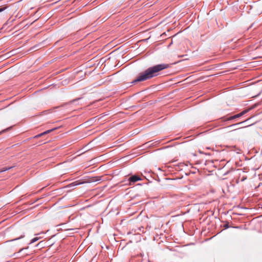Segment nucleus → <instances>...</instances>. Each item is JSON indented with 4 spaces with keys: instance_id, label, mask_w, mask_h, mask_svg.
Here are the masks:
<instances>
[{
    "instance_id": "obj_1",
    "label": "nucleus",
    "mask_w": 262,
    "mask_h": 262,
    "mask_svg": "<svg viewBox=\"0 0 262 262\" xmlns=\"http://www.w3.org/2000/svg\"><path fill=\"white\" fill-rule=\"evenodd\" d=\"M168 67L169 64H160L150 67L144 72H141L133 81V83L144 81L157 76L160 71Z\"/></svg>"
},
{
    "instance_id": "obj_2",
    "label": "nucleus",
    "mask_w": 262,
    "mask_h": 262,
    "mask_svg": "<svg viewBox=\"0 0 262 262\" xmlns=\"http://www.w3.org/2000/svg\"><path fill=\"white\" fill-rule=\"evenodd\" d=\"M252 108V107H250L248 109H246V110L242 111L241 113H240L238 114L235 115L234 116H232L225 117L223 118V119L224 121H230V120H232L239 118L240 117L242 116L246 113H248Z\"/></svg>"
},
{
    "instance_id": "obj_3",
    "label": "nucleus",
    "mask_w": 262,
    "mask_h": 262,
    "mask_svg": "<svg viewBox=\"0 0 262 262\" xmlns=\"http://www.w3.org/2000/svg\"><path fill=\"white\" fill-rule=\"evenodd\" d=\"M143 179L149 180L148 178H147L146 176H143L142 174V177L137 174L132 176L128 179V180H142Z\"/></svg>"
},
{
    "instance_id": "obj_4",
    "label": "nucleus",
    "mask_w": 262,
    "mask_h": 262,
    "mask_svg": "<svg viewBox=\"0 0 262 262\" xmlns=\"http://www.w3.org/2000/svg\"><path fill=\"white\" fill-rule=\"evenodd\" d=\"M54 129H50V130H47V131H46V132H43V133H42L39 134H38V135H36V136L34 137V138H39V137H41L42 136H43V135H46V134H48V133H50L52 130H53Z\"/></svg>"
},
{
    "instance_id": "obj_5",
    "label": "nucleus",
    "mask_w": 262,
    "mask_h": 262,
    "mask_svg": "<svg viewBox=\"0 0 262 262\" xmlns=\"http://www.w3.org/2000/svg\"><path fill=\"white\" fill-rule=\"evenodd\" d=\"M102 178H103V180H111V179H112V178H104V176H102V177H95V178H94V179L92 180H97V181L101 180Z\"/></svg>"
},
{
    "instance_id": "obj_6",
    "label": "nucleus",
    "mask_w": 262,
    "mask_h": 262,
    "mask_svg": "<svg viewBox=\"0 0 262 262\" xmlns=\"http://www.w3.org/2000/svg\"><path fill=\"white\" fill-rule=\"evenodd\" d=\"M85 181H83V182L77 183V181H76V182H74L70 184L69 185V186H76V185H79V184L83 183Z\"/></svg>"
},
{
    "instance_id": "obj_7",
    "label": "nucleus",
    "mask_w": 262,
    "mask_h": 262,
    "mask_svg": "<svg viewBox=\"0 0 262 262\" xmlns=\"http://www.w3.org/2000/svg\"><path fill=\"white\" fill-rule=\"evenodd\" d=\"M24 236H25L24 233H23V234L22 235H21L19 237L12 239L11 241H7V242L17 240V239H19L24 237Z\"/></svg>"
},
{
    "instance_id": "obj_8",
    "label": "nucleus",
    "mask_w": 262,
    "mask_h": 262,
    "mask_svg": "<svg viewBox=\"0 0 262 262\" xmlns=\"http://www.w3.org/2000/svg\"><path fill=\"white\" fill-rule=\"evenodd\" d=\"M12 168V167H6V168H4L2 169L0 171L1 172H3V171H5L7 170L8 169H11Z\"/></svg>"
},
{
    "instance_id": "obj_9",
    "label": "nucleus",
    "mask_w": 262,
    "mask_h": 262,
    "mask_svg": "<svg viewBox=\"0 0 262 262\" xmlns=\"http://www.w3.org/2000/svg\"><path fill=\"white\" fill-rule=\"evenodd\" d=\"M39 238L38 237H35L34 238H33L32 240H31V243H34L35 242L38 241L39 239Z\"/></svg>"
},
{
    "instance_id": "obj_10",
    "label": "nucleus",
    "mask_w": 262,
    "mask_h": 262,
    "mask_svg": "<svg viewBox=\"0 0 262 262\" xmlns=\"http://www.w3.org/2000/svg\"><path fill=\"white\" fill-rule=\"evenodd\" d=\"M165 180H174L175 179L174 178H166L165 179Z\"/></svg>"
},
{
    "instance_id": "obj_11",
    "label": "nucleus",
    "mask_w": 262,
    "mask_h": 262,
    "mask_svg": "<svg viewBox=\"0 0 262 262\" xmlns=\"http://www.w3.org/2000/svg\"><path fill=\"white\" fill-rule=\"evenodd\" d=\"M7 8V7H4V8H0V12L3 11L4 10H5Z\"/></svg>"
},
{
    "instance_id": "obj_12",
    "label": "nucleus",
    "mask_w": 262,
    "mask_h": 262,
    "mask_svg": "<svg viewBox=\"0 0 262 262\" xmlns=\"http://www.w3.org/2000/svg\"><path fill=\"white\" fill-rule=\"evenodd\" d=\"M246 178L243 177V178L242 179V181L245 180H246Z\"/></svg>"
},
{
    "instance_id": "obj_13",
    "label": "nucleus",
    "mask_w": 262,
    "mask_h": 262,
    "mask_svg": "<svg viewBox=\"0 0 262 262\" xmlns=\"http://www.w3.org/2000/svg\"><path fill=\"white\" fill-rule=\"evenodd\" d=\"M23 249H24L23 248L21 249L19 251V252H21Z\"/></svg>"
},
{
    "instance_id": "obj_14",
    "label": "nucleus",
    "mask_w": 262,
    "mask_h": 262,
    "mask_svg": "<svg viewBox=\"0 0 262 262\" xmlns=\"http://www.w3.org/2000/svg\"><path fill=\"white\" fill-rule=\"evenodd\" d=\"M131 182H133V183H134L135 181H131Z\"/></svg>"
}]
</instances>
